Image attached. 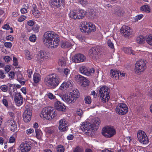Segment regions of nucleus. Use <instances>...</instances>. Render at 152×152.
Segmentation results:
<instances>
[{
	"mask_svg": "<svg viewBox=\"0 0 152 152\" xmlns=\"http://www.w3.org/2000/svg\"><path fill=\"white\" fill-rule=\"evenodd\" d=\"M63 70V73L66 76H67L68 75L69 73L70 70L69 69L64 68Z\"/></svg>",
	"mask_w": 152,
	"mask_h": 152,
	"instance_id": "nucleus-54",
	"label": "nucleus"
},
{
	"mask_svg": "<svg viewBox=\"0 0 152 152\" xmlns=\"http://www.w3.org/2000/svg\"><path fill=\"white\" fill-rule=\"evenodd\" d=\"M115 14L120 16L123 15V12L120 8H118L115 10Z\"/></svg>",
	"mask_w": 152,
	"mask_h": 152,
	"instance_id": "nucleus-44",
	"label": "nucleus"
},
{
	"mask_svg": "<svg viewBox=\"0 0 152 152\" xmlns=\"http://www.w3.org/2000/svg\"><path fill=\"white\" fill-rule=\"evenodd\" d=\"M25 55L26 58L27 59L31 60L32 58V56L30 54V52L28 50H25Z\"/></svg>",
	"mask_w": 152,
	"mask_h": 152,
	"instance_id": "nucleus-45",
	"label": "nucleus"
},
{
	"mask_svg": "<svg viewBox=\"0 0 152 152\" xmlns=\"http://www.w3.org/2000/svg\"><path fill=\"white\" fill-rule=\"evenodd\" d=\"M143 17V15L142 14H140L137 15L134 18V20L137 21L138 20L141 19Z\"/></svg>",
	"mask_w": 152,
	"mask_h": 152,
	"instance_id": "nucleus-61",
	"label": "nucleus"
},
{
	"mask_svg": "<svg viewBox=\"0 0 152 152\" xmlns=\"http://www.w3.org/2000/svg\"><path fill=\"white\" fill-rule=\"evenodd\" d=\"M102 134L106 137L110 138L115 134L116 131L113 127L107 126L102 129Z\"/></svg>",
	"mask_w": 152,
	"mask_h": 152,
	"instance_id": "nucleus-6",
	"label": "nucleus"
},
{
	"mask_svg": "<svg viewBox=\"0 0 152 152\" xmlns=\"http://www.w3.org/2000/svg\"><path fill=\"white\" fill-rule=\"evenodd\" d=\"M128 107L126 104L124 103L118 104L116 108V112L121 115L126 114L128 111Z\"/></svg>",
	"mask_w": 152,
	"mask_h": 152,
	"instance_id": "nucleus-8",
	"label": "nucleus"
},
{
	"mask_svg": "<svg viewBox=\"0 0 152 152\" xmlns=\"http://www.w3.org/2000/svg\"><path fill=\"white\" fill-rule=\"evenodd\" d=\"M50 112L48 116V120H51L52 119H54L57 115V113L53 108L52 107H51L50 110Z\"/></svg>",
	"mask_w": 152,
	"mask_h": 152,
	"instance_id": "nucleus-23",
	"label": "nucleus"
},
{
	"mask_svg": "<svg viewBox=\"0 0 152 152\" xmlns=\"http://www.w3.org/2000/svg\"><path fill=\"white\" fill-rule=\"evenodd\" d=\"M65 0H52V7L55 9L60 8L61 6L63 4Z\"/></svg>",
	"mask_w": 152,
	"mask_h": 152,
	"instance_id": "nucleus-19",
	"label": "nucleus"
},
{
	"mask_svg": "<svg viewBox=\"0 0 152 152\" xmlns=\"http://www.w3.org/2000/svg\"><path fill=\"white\" fill-rule=\"evenodd\" d=\"M17 80L22 85H24L25 83V80L21 74L19 73L17 75Z\"/></svg>",
	"mask_w": 152,
	"mask_h": 152,
	"instance_id": "nucleus-25",
	"label": "nucleus"
},
{
	"mask_svg": "<svg viewBox=\"0 0 152 152\" xmlns=\"http://www.w3.org/2000/svg\"><path fill=\"white\" fill-rule=\"evenodd\" d=\"M85 101L86 103L89 104L91 103V99L89 96H87L85 98Z\"/></svg>",
	"mask_w": 152,
	"mask_h": 152,
	"instance_id": "nucleus-53",
	"label": "nucleus"
},
{
	"mask_svg": "<svg viewBox=\"0 0 152 152\" xmlns=\"http://www.w3.org/2000/svg\"><path fill=\"white\" fill-rule=\"evenodd\" d=\"M15 137L13 136H12L10 138L9 142L10 143H13L15 142Z\"/></svg>",
	"mask_w": 152,
	"mask_h": 152,
	"instance_id": "nucleus-63",
	"label": "nucleus"
},
{
	"mask_svg": "<svg viewBox=\"0 0 152 152\" xmlns=\"http://www.w3.org/2000/svg\"><path fill=\"white\" fill-rule=\"evenodd\" d=\"M48 54L44 50L39 51L36 55L37 60L40 62L48 59Z\"/></svg>",
	"mask_w": 152,
	"mask_h": 152,
	"instance_id": "nucleus-9",
	"label": "nucleus"
},
{
	"mask_svg": "<svg viewBox=\"0 0 152 152\" xmlns=\"http://www.w3.org/2000/svg\"><path fill=\"white\" fill-rule=\"evenodd\" d=\"M34 132V130L33 129L30 128L29 129H27L26 131V134L28 135L31 134V133Z\"/></svg>",
	"mask_w": 152,
	"mask_h": 152,
	"instance_id": "nucleus-59",
	"label": "nucleus"
},
{
	"mask_svg": "<svg viewBox=\"0 0 152 152\" xmlns=\"http://www.w3.org/2000/svg\"><path fill=\"white\" fill-rule=\"evenodd\" d=\"M55 108L58 110L64 112L66 110V107L64 104L62 103L60 101H57L54 104Z\"/></svg>",
	"mask_w": 152,
	"mask_h": 152,
	"instance_id": "nucleus-20",
	"label": "nucleus"
},
{
	"mask_svg": "<svg viewBox=\"0 0 152 152\" xmlns=\"http://www.w3.org/2000/svg\"><path fill=\"white\" fill-rule=\"evenodd\" d=\"M35 131L36 134V136L39 139H40L42 134L41 131L38 129H35Z\"/></svg>",
	"mask_w": 152,
	"mask_h": 152,
	"instance_id": "nucleus-41",
	"label": "nucleus"
},
{
	"mask_svg": "<svg viewBox=\"0 0 152 152\" xmlns=\"http://www.w3.org/2000/svg\"><path fill=\"white\" fill-rule=\"evenodd\" d=\"M78 19H81L84 16L85 13L84 11L82 10H80L78 11Z\"/></svg>",
	"mask_w": 152,
	"mask_h": 152,
	"instance_id": "nucleus-40",
	"label": "nucleus"
},
{
	"mask_svg": "<svg viewBox=\"0 0 152 152\" xmlns=\"http://www.w3.org/2000/svg\"><path fill=\"white\" fill-rule=\"evenodd\" d=\"M100 49L98 46L93 47L90 50V54L92 56H96L99 53Z\"/></svg>",
	"mask_w": 152,
	"mask_h": 152,
	"instance_id": "nucleus-21",
	"label": "nucleus"
},
{
	"mask_svg": "<svg viewBox=\"0 0 152 152\" xmlns=\"http://www.w3.org/2000/svg\"><path fill=\"white\" fill-rule=\"evenodd\" d=\"M107 45L108 46L112 49L114 48V47L113 44L112 42L110 39L107 41Z\"/></svg>",
	"mask_w": 152,
	"mask_h": 152,
	"instance_id": "nucleus-56",
	"label": "nucleus"
},
{
	"mask_svg": "<svg viewBox=\"0 0 152 152\" xmlns=\"http://www.w3.org/2000/svg\"><path fill=\"white\" fill-rule=\"evenodd\" d=\"M79 96V92L77 89L74 90L65 97V101L68 103L75 102Z\"/></svg>",
	"mask_w": 152,
	"mask_h": 152,
	"instance_id": "nucleus-4",
	"label": "nucleus"
},
{
	"mask_svg": "<svg viewBox=\"0 0 152 152\" xmlns=\"http://www.w3.org/2000/svg\"><path fill=\"white\" fill-rule=\"evenodd\" d=\"M93 123L92 126L93 127L96 126H99L100 123V121L99 119L98 118H95L93 119L92 121Z\"/></svg>",
	"mask_w": 152,
	"mask_h": 152,
	"instance_id": "nucleus-33",
	"label": "nucleus"
},
{
	"mask_svg": "<svg viewBox=\"0 0 152 152\" xmlns=\"http://www.w3.org/2000/svg\"><path fill=\"white\" fill-rule=\"evenodd\" d=\"M58 64L59 66H65L66 65L65 59L64 57L61 58L58 61Z\"/></svg>",
	"mask_w": 152,
	"mask_h": 152,
	"instance_id": "nucleus-34",
	"label": "nucleus"
},
{
	"mask_svg": "<svg viewBox=\"0 0 152 152\" xmlns=\"http://www.w3.org/2000/svg\"><path fill=\"white\" fill-rule=\"evenodd\" d=\"M13 65L15 66H17L18 64V62L17 58L15 57H13Z\"/></svg>",
	"mask_w": 152,
	"mask_h": 152,
	"instance_id": "nucleus-58",
	"label": "nucleus"
},
{
	"mask_svg": "<svg viewBox=\"0 0 152 152\" xmlns=\"http://www.w3.org/2000/svg\"><path fill=\"white\" fill-rule=\"evenodd\" d=\"M43 41L48 47L55 48L58 46L60 39L58 35L55 32L48 31L44 34Z\"/></svg>",
	"mask_w": 152,
	"mask_h": 152,
	"instance_id": "nucleus-1",
	"label": "nucleus"
},
{
	"mask_svg": "<svg viewBox=\"0 0 152 152\" xmlns=\"http://www.w3.org/2000/svg\"><path fill=\"white\" fill-rule=\"evenodd\" d=\"M140 9L141 10L145 11L147 13L150 12V8L148 5H144L140 7Z\"/></svg>",
	"mask_w": 152,
	"mask_h": 152,
	"instance_id": "nucleus-37",
	"label": "nucleus"
},
{
	"mask_svg": "<svg viewBox=\"0 0 152 152\" xmlns=\"http://www.w3.org/2000/svg\"><path fill=\"white\" fill-rule=\"evenodd\" d=\"M75 77L78 79V81L81 82H85L87 83H89V81L88 80L80 75H76Z\"/></svg>",
	"mask_w": 152,
	"mask_h": 152,
	"instance_id": "nucleus-29",
	"label": "nucleus"
},
{
	"mask_svg": "<svg viewBox=\"0 0 152 152\" xmlns=\"http://www.w3.org/2000/svg\"><path fill=\"white\" fill-rule=\"evenodd\" d=\"M81 28H80L81 31L87 34H89L91 32H94L96 30L95 25L91 22H82Z\"/></svg>",
	"mask_w": 152,
	"mask_h": 152,
	"instance_id": "nucleus-3",
	"label": "nucleus"
},
{
	"mask_svg": "<svg viewBox=\"0 0 152 152\" xmlns=\"http://www.w3.org/2000/svg\"><path fill=\"white\" fill-rule=\"evenodd\" d=\"M122 50L126 54H134L133 53V50H132L131 47L126 48L123 47L122 48Z\"/></svg>",
	"mask_w": 152,
	"mask_h": 152,
	"instance_id": "nucleus-31",
	"label": "nucleus"
},
{
	"mask_svg": "<svg viewBox=\"0 0 152 152\" xmlns=\"http://www.w3.org/2000/svg\"><path fill=\"white\" fill-rule=\"evenodd\" d=\"M31 148V144L28 142H24L20 145L19 150L21 152H28Z\"/></svg>",
	"mask_w": 152,
	"mask_h": 152,
	"instance_id": "nucleus-12",
	"label": "nucleus"
},
{
	"mask_svg": "<svg viewBox=\"0 0 152 152\" xmlns=\"http://www.w3.org/2000/svg\"><path fill=\"white\" fill-rule=\"evenodd\" d=\"M72 45V44L68 41H63L61 42V47L64 48H70Z\"/></svg>",
	"mask_w": 152,
	"mask_h": 152,
	"instance_id": "nucleus-32",
	"label": "nucleus"
},
{
	"mask_svg": "<svg viewBox=\"0 0 152 152\" xmlns=\"http://www.w3.org/2000/svg\"><path fill=\"white\" fill-rule=\"evenodd\" d=\"M39 28L40 27L39 25L38 24H36L34 25L32 29L35 33H37L39 31Z\"/></svg>",
	"mask_w": 152,
	"mask_h": 152,
	"instance_id": "nucleus-48",
	"label": "nucleus"
},
{
	"mask_svg": "<svg viewBox=\"0 0 152 152\" xmlns=\"http://www.w3.org/2000/svg\"><path fill=\"white\" fill-rule=\"evenodd\" d=\"M37 39V37L36 35L34 34L31 35L29 38V39L30 41L32 42H35Z\"/></svg>",
	"mask_w": 152,
	"mask_h": 152,
	"instance_id": "nucleus-50",
	"label": "nucleus"
},
{
	"mask_svg": "<svg viewBox=\"0 0 152 152\" xmlns=\"http://www.w3.org/2000/svg\"><path fill=\"white\" fill-rule=\"evenodd\" d=\"M8 86L5 85L1 86L0 87V89L3 92H7L8 90Z\"/></svg>",
	"mask_w": 152,
	"mask_h": 152,
	"instance_id": "nucleus-47",
	"label": "nucleus"
},
{
	"mask_svg": "<svg viewBox=\"0 0 152 152\" xmlns=\"http://www.w3.org/2000/svg\"><path fill=\"white\" fill-rule=\"evenodd\" d=\"M44 83L47 86L51 88H54L60 83L59 77L56 74H50L45 78Z\"/></svg>",
	"mask_w": 152,
	"mask_h": 152,
	"instance_id": "nucleus-2",
	"label": "nucleus"
},
{
	"mask_svg": "<svg viewBox=\"0 0 152 152\" xmlns=\"http://www.w3.org/2000/svg\"><path fill=\"white\" fill-rule=\"evenodd\" d=\"M76 112L77 114L79 116H81L83 114V111L80 109H77Z\"/></svg>",
	"mask_w": 152,
	"mask_h": 152,
	"instance_id": "nucleus-62",
	"label": "nucleus"
},
{
	"mask_svg": "<svg viewBox=\"0 0 152 152\" xmlns=\"http://www.w3.org/2000/svg\"><path fill=\"white\" fill-rule=\"evenodd\" d=\"M35 23V22H34L32 20H29L27 22L28 25L30 26H32L33 25H34Z\"/></svg>",
	"mask_w": 152,
	"mask_h": 152,
	"instance_id": "nucleus-64",
	"label": "nucleus"
},
{
	"mask_svg": "<svg viewBox=\"0 0 152 152\" xmlns=\"http://www.w3.org/2000/svg\"><path fill=\"white\" fill-rule=\"evenodd\" d=\"M144 67H135L134 71L136 74L140 75L145 70Z\"/></svg>",
	"mask_w": 152,
	"mask_h": 152,
	"instance_id": "nucleus-38",
	"label": "nucleus"
},
{
	"mask_svg": "<svg viewBox=\"0 0 152 152\" xmlns=\"http://www.w3.org/2000/svg\"><path fill=\"white\" fill-rule=\"evenodd\" d=\"M121 32L126 37L129 38L132 35V30L128 26H123L121 29Z\"/></svg>",
	"mask_w": 152,
	"mask_h": 152,
	"instance_id": "nucleus-11",
	"label": "nucleus"
},
{
	"mask_svg": "<svg viewBox=\"0 0 152 152\" xmlns=\"http://www.w3.org/2000/svg\"><path fill=\"white\" fill-rule=\"evenodd\" d=\"M147 42L150 45L152 46V35H150L146 38Z\"/></svg>",
	"mask_w": 152,
	"mask_h": 152,
	"instance_id": "nucleus-42",
	"label": "nucleus"
},
{
	"mask_svg": "<svg viewBox=\"0 0 152 152\" xmlns=\"http://www.w3.org/2000/svg\"><path fill=\"white\" fill-rule=\"evenodd\" d=\"M26 18L27 16L24 15H22L18 18L17 20L19 22H21L26 20Z\"/></svg>",
	"mask_w": 152,
	"mask_h": 152,
	"instance_id": "nucleus-46",
	"label": "nucleus"
},
{
	"mask_svg": "<svg viewBox=\"0 0 152 152\" xmlns=\"http://www.w3.org/2000/svg\"><path fill=\"white\" fill-rule=\"evenodd\" d=\"M31 11L32 14L36 18H39L40 16L39 11L37 10L35 4H34L32 5Z\"/></svg>",
	"mask_w": 152,
	"mask_h": 152,
	"instance_id": "nucleus-22",
	"label": "nucleus"
},
{
	"mask_svg": "<svg viewBox=\"0 0 152 152\" xmlns=\"http://www.w3.org/2000/svg\"><path fill=\"white\" fill-rule=\"evenodd\" d=\"M38 5L39 8L41 10H42L44 9V4L42 2L40 1L38 4Z\"/></svg>",
	"mask_w": 152,
	"mask_h": 152,
	"instance_id": "nucleus-60",
	"label": "nucleus"
},
{
	"mask_svg": "<svg viewBox=\"0 0 152 152\" xmlns=\"http://www.w3.org/2000/svg\"><path fill=\"white\" fill-rule=\"evenodd\" d=\"M69 15V17L73 19H78V11L77 10L71 11Z\"/></svg>",
	"mask_w": 152,
	"mask_h": 152,
	"instance_id": "nucleus-27",
	"label": "nucleus"
},
{
	"mask_svg": "<svg viewBox=\"0 0 152 152\" xmlns=\"http://www.w3.org/2000/svg\"><path fill=\"white\" fill-rule=\"evenodd\" d=\"M14 100L16 104L18 106H20L23 104V98L20 93H17L15 94Z\"/></svg>",
	"mask_w": 152,
	"mask_h": 152,
	"instance_id": "nucleus-17",
	"label": "nucleus"
},
{
	"mask_svg": "<svg viewBox=\"0 0 152 152\" xmlns=\"http://www.w3.org/2000/svg\"><path fill=\"white\" fill-rule=\"evenodd\" d=\"M7 123L10 130L12 132L16 131L17 129V126L16 121L12 118L9 119Z\"/></svg>",
	"mask_w": 152,
	"mask_h": 152,
	"instance_id": "nucleus-15",
	"label": "nucleus"
},
{
	"mask_svg": "<svg viewBox=\"0 0 152 152\" xmlns=\"http://www.w3.org/2000/svg\"><path fill=\"white\" fill-rule=\"evenodd\" d=\"M59 126L58 129L61 132L66 131L68 129V123L64 118H62L59 121Z\"/></svg>",
	"mask_w": 152,
	"mask_h": 152,
	"instance_id": "nucleus-10",
	"label": "nucleus"
},
{
	"mask_svg": "<svg viewBox=\"0 0 152 152\" xmlns=\"http://www.w3.org/2000/svg\"><path fill=\"white\" fill-rule=\"evenodd\" d=\"M73 83V82L71 80H66L61 84L59 87V89L63 90L70 88L72 87Z\"/></svg>",
	"mask_w": 152,
	"mask_h": 152,
	"instance_id": "nucleus-13",
	"label": "nucleus"
},
{
	"mask_svg": "<svg viewBox=\"0 0 152 152\" xmlns=\"http://www.w3.org/2000/svg\"><path fill=\"white\" fill-rule=\"evenodd\" d=\"M48 98L50 99H55L56 96L51 93H48L47 94Z\"/></svg>",
	"mask_w": 152,
	"mask_h": 152,
	"instance_id": "nucleus-55",
	"label": "nucleus"
},
{
	"mask_svg": "<svg viewBox=\"0 0 152 152\" xmlns=\"http://www.w3.org/2000/svg\"><path fill=\"white\" fill-rule=\"evenodd\" d=\"M99 93L101 100L104 102L107 101L110 98L109 92L107 87L103 86L101 87L99 91Z\"/></svg>",
	"mask_w": 152,
	"mask_h": 152,
	"instance_id": "nucleus-5",
	"label": "nucleus"
},
{
	"mask_svg": "<svg viewBox=\"0 0 152 152\" xmlns=\"http://www.w3.org/2000/svg\"><path fill=\"white\" fill-rule=\"evenodd\" d=\"M79 70L82 74L89 76L90 75V72L88 69H87L86 67H80Z\"/></svg>",
	"mask_w": 152,
	"mask_h": 152,
	"instance_id": "nucleus-28",
	"label": "nucleus"
},
{
	"mask_svg": "<svg viewBox=\"0 0 152 152\" xmlns=\"http://www.w3.org/2000/svg\"><path fill=\"white\" fill-rule=\"evenodd\" d=\"M57 152H64V148L63 145H59L57 148Z\"/></svg>",
	"mask_w": 152,
	"mask_h": 152,
	"instance_id": "nucleus-49",
	"label": "nucleus"
},
{
	"mask_svg": "<svg viewBox=\"0 0 152 152\" xmlns=\"http://www.w3.org/2000/svg\"><path fill=\"white\" fill-rule=\"evenodd\" d=\"M30 113V115H32V110L29 106L26 105L25 106V111L23 114H29Z\"/></svg>",
	"mask_w": 152,
	"mask_h": 152,
	"instance_id": "nucleus-39",
	"label": "nucleus"
},
{
	"mask_svg": "<svg viewBox=\"0 0 152 152\" xmlns=\"http://www.w3.org/2000/svg\"><path fill=\"white\" fill-rule=\"evenodd\" d=\"M85 59L84 56L82 54H77L72 58V60L75 63H79L83 62Z\"/></svg>",
	"mask_w": 152,
	"mask_h": 152,
	"instance_id": "nucleus-16",
	"label": "nucleus"
},
{
	"mask_svg": "<svg viewBox=\"0 0 152 152\" xmlns=\"http://www.w3.org/2000/svg\"><path fill=\"white\" fill-rule=\"evenodd\" d=\"M73 152H83V149L81 147H77L73 151Z\"/></svg>",
	"mask_w": 152,
	"mask_h": 152,
	"instance_id": "nucleus-52",
	"label": "nucleus"
},
{
	"mask_svg": "<svg viewBox=\"0 0 152 152\" xmlns=\"http://www.w3.org/2000/svg\"><path fill=\"white\" fill-rule=\"evenodd\" d=\"M145 40V37L143 35L139 36L137 37L136 39L137 42L140 44L143 43Z\"/></svg>",
	"mask_w": 152,
	"mask_h": 152,
	"instance_id": "nucleus-35",
	"label": "nucleus"
},
{
	"mask_svg": "<svg viewBox=\"0 0 152 152\" xmlns=\"http://www.w3.org/2000/svg\"><path fill=\"white\" fill-rule=\"evenodd\" d=\"M110 74L112 77L117 80L119 78V71L116 70H111Z\"/></svg>",
	"mask_w": 152,
	"mask_h": 152,
	"instance_id": "nucleus-24",
	"label": "nucleus"
},
{
	"mask_svg": "<svg viewBox=\"0 0 152 152\" xmlns=\"http://www.w3.org/2000/svg\"><path fill=\"white\" fill-rule=\"evenodd\" d=\"M79 2L83 6L85 7L88 3L87 0H78Z\"/></svg>",
	"mask_w": 152,
	"mask_h": 152,
	"instance_id": "nucleus-51",
	"label": "nucleus"
},
{
	"mask_svg": "<svg viewBox=\"0 0 152 152\" xmlns=\"http://www.w3.org/2000/svg\"><path fill=\"white\" fill-rule=\"evenodd\" d=\"M8 97L7 96H3V98L2 99V102L4 106L7 107L8 106V102L7 101Z\"/></svg>",
	"mask_w": 152,
	"mask_h": 152,
	"instance_id": "nucleus-43",
	"label": "nucleus"
},
{
	"mask_svg": "<svg viewBox=\"0 0 152 152\" xmlns=\"http://www.w3.org/2000/svg\"><path fill=\"white\" fill-rule=\"evenodd\" d=\"M146 61L143 59L139 60L136 62V65L138 66H146Z\"/></svg>",
	"mask_w": 152,
	"mask_h": 152,
	"instance_id": "nucleus-30",
	"label": "nucleus"
},
{
	"mask_svg": "<svg viewBox=\"0 0 152 152\" xmlns=\"http://www.w3.org/2000/svg\"><path fill=\"white\" fill-rule=\"evenodd\" d=\"M31 115H30V113L29 114H23V118L24 121L26 122H29L31 120Z\"/></svg>",
	"mask_w": 152,
	"mask_h": 152,
	"instance_id": "nucleus-36",
	"label": "nucleus"
},
{
	"mask_svg": "<svg viewBox=\"0 0 152 152\" xmlns=\"http://www.w3.org/2000/svg\"><path fill=\"white\" fill-rule=\"evenodd\" d=\"M137 137L140 143L146 145L148 143L149 140L145 133L143 131L140 130L137 133Z\"/></svg>",
	"mask_w": 152,
	"mask_h": 152,
	"instance_id": "nucleus-7",
	"label": "nucleus"
},
{
	"mask_svg": "<svg viewBox=\"0 0 152 152\" xmlns=\"http://www.w3.org/2000/svg\"><path fill=\"white\" fill-rule=\"evenodd\" d=\"M93 127L91 123L89 122H85L83 123L80 126L81 129L84 132H86V131H88L91 128Z\"/></svg>",
	"mask_w": 152,
	"mask_h": 152,
	"instance_id": "nucleus-18",
	"label": "nucleus"
},
{
	"mask_svg": "<svg viewBox=\"0 0 152 152\" xmlns=\"http://www.w3.org/2000/svg\"><path fill=\"white\" fill-rule=\"evenodd\" d=\"M51 107H48L43 108L40 114V117L43 119L48 120V116L50 112Z\"/></svg>",
	"mask_w": 152,
	"mask_h": 152,
	"instance_id": "nucleus-14",
	"label": "nucleus"
},
{
	"mask_svg": "<svg viewBox=\"0 0 152 152\" xmlns=\"http://www.w3.org/2000/svg\"><path fill=\"white\" fill-rule=\"evenodd\" d=\"M41 79V77L40 75L39 74L35 73L33 76V80L34 82L37 83L39 82Z\"/></svg>",
	"mask_w": 152,
	"mask_h": 152,
	"instance_id": "nucleus-26",
	"label": "nucleus"
},
{
	"mask_svg": "<svg viewBox=\"0 0 152 152\" xmlns=\"http://www.w3.org/2000/svg\"><path fill=\"white\" fill-rule=\"evenodd\" d=\"M4 45L6 48H10L12 47V45L11 42H6L4 43Z\"/></svg>",
	"mask_w": 152,
	"mask_h": 152,
	"instance_id": "nucleus-57",
	"label": "nucleus"
}]
</instances>
